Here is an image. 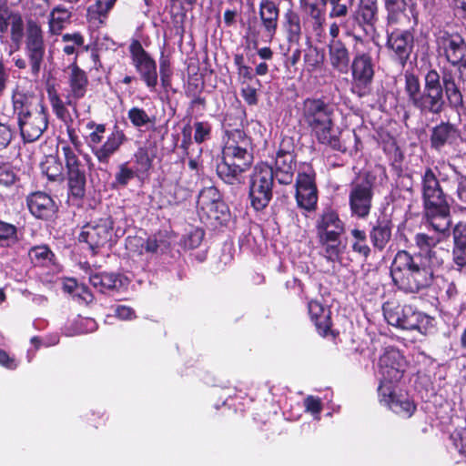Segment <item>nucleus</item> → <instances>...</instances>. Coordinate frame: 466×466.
<instances>
[{"label": "nucleus", "instance_id": "obj_1", "mask_svg": "<svg viewBox=\"0 0 466 466\" xmlns=\"http://www.w3.org/2000/svg\"><path fill=\"white\" fill-rule=\"evenodd\" d=\"M405 93L409 101L421 114L439 115L444 108V93L450 106L458 108L462 106V95L451 74L441 76L436 70H430L424 76L421 89L419 78L413 74H405Z\"/></svg>", "mask_w": 466, "mask_h": 466}, {"label": "nucleus", "instance_id": "obj_2", "mask_svg": "<svg viewBox=\"0 0 466 466\" xmlns=\"http://www.w3.org/2000/svg\"><path fill=\"white\" fill-rule=\"evenodd\" d=\"M406 361L396 349H388L380 357L378 387L380 402L402 418H410L416 410L414 402L405 394H397L396 385L402 378Z\"/></svg>", "mask_w": 466, "mask_h": 466}, {"label": "nucleus", "instance_id": "obj_3", "mask_svg": "<svg viewBox=\"0 0 466 466\" xmlns=\"http://www.w3.org/2000/svg\"><path fill=\"white\" fill-rule=\"evenodd\" d=\"M440 259L434 255L431 261L422 257L412 256L405 250L397 252L390 266V276L394 284L406 293H418L430 287Z\"/></svg>", "mask_w": 466, "mask_h": 466}, {"label": "nucleus", "instance_id": "obj_4", "mask_svg": "<svg viewBox=\"0 0 466 466\" xmlns=\"http://www.w3.org/2000/svg\"><path fill=\"white\" fill-rule=\"evenodd\" d=\"M12 104L23 141L38 140L49 123L48 109L43 99L34 92L17 87L13 92Z\"/></svg>", "mask_w": 466, "mask_h": 466}, {"label": "nucleus", "instance_id": "obj_5", "mask_svg": "<svg viewBox=\"0 0 466 466\" xmlns=\"http://www.w3.org/2000/svg\"><path fill=\"white\" fill-rule=\"evenodd\" d=\"M250 139L239 129L227 132L222 160L217 166L218 177L228 184L238 181L240 175L251 165Z\"/></svg>", "mask_w": 466, "mask_h": 466}, {"label": "nucleus", "instance_id": "obj_6", "mask_svg": "<svg viewBox=\"0 0 466 466\" xmlns=\"http://www.w3.org/2000/svg\"><path fill=\"white\" fill-rule=\"evenodd\" d=\"M302 113L305 122L320 144L334 150L346 151V147L339 140V129L334 126L330 105L319 98H307L303 102Z\"/></svg>", "mask_w": 466, "mask_h": 466}, {"label": "nucleus", "instance_id": "obj_7", "mask_svg": "<svg viewBox=\"0 0 466 466\" xmlns=\"http://www.w3.org/2000/svg\"><path fill=\"white\" fill-rule=\"evenodd\" d=\"M421 183L426 222L439 232L450 229V205L436 175L431 168L425 170Z\"/></svg>", "mask_w": 466, "mask_h": 466}, {"label": "nucleus", "instance_id": "obj_8", "mask_svg": "<svg viewBox=\"0 0 466 466\" xmlns=\"http://www.w3.org/2000/svg\"><path fill=\"white\" fill-rule=\"evenodd\" d=\"M353 53L350 66L351 91L359 97H365L370 94L375 74L376 60L372 56V45L354 35Z\"/></svg>", "mask_w": 466, "mask_h": 466}, {"label": "nucleus", "instance_id": "obj_9", "mask_svg": "<svg viewBox=\"0 0 466 466\" xmlns=\"http://www.w3.org/2000/svg\"><path fill=\"white\" fill-rule=\"evenodd\" d=\"M383 314L390 325L402 329H416L423 335L428 334L434 326V319L431 317L410 305L387 302L383 306Z\"/></svg>", "mask_w": 466, "mask_h": 466}, {"label": "nucleus", "instance_id": "obj_10", "mask_svg": "<svg viewBox=\"0 0 466 466\" xmlns=\"http://www.w3.org/2000/svg\"><path fill=\"white\" fill-rule=\"evenodd\" d=\"M87 128L94 130L87 137V144L99 163L107 164L110 157L119 149L126 140V136L122 130L116 129L111 132L103 145H100L104 138L106 127L103 124L89 122Z\"/></svg>", "mask_w": 466, "mask_h": 466}, {"label": "nucleus", "instance_id": "obj_11", "mask_svg": "<svg viewBox=\"0 0 466 466\" xmlns=\"http://www.w3.org/2000/svg\"><path fill=\"white\" fill-rule=\"evenodd\" d=\"M274 182L273 168L266 163H260L254 168L250 179L249 198L256 210L268 206L272 198Z\"/></svg>", "mask_w": 466, "mask_h": 466}, {"label": "nucleus", "instance_id": "obj_12", "mask_svg": "<svg viewBox=\"0 0 466 466\" xmlns=\"http://www.w3.org/2000/svg\"><path fill=\"white\" fill-rule=\"evenodd\" d=\"M25 53L29 61L31 75L38 76L46 56V44L43 29L34 20L26 23Z\"/></svg>", "mask_w": 466, "mask_h": 466}, {"label": "nucleus", "instance_id": "obj_13", "mask_svg": "<svg viewBox=\"0 0 466 466\" xmlns=\"http://www.w3.org/2000/svg\"><path fill=\"white\" fill-rule=\"evenodd\" d=\"M132 65L150 92L157 91L158 76L155 59L144 49L138 40L129 46Z\"/></svg>", "mask_w": 466, "mask_h": 466}, {"label": "nucleus", "instance_id": "obj_14", "mask_svg": "<svg viewBox=\"0 0 466 466\" xmlns=\"http://www.w3.org/2000/svg\"><path fill=\"white\" fill-rule=\"evenodd\" d=\"M113 224L110 217L86 224L79 234V241L86 242L92 250L104 247L111 240Z\"/></svg>", "mask_w": 466, "mask_h": 466}, {"label": "nucleus", "instance_id": "obj_15", "mask_svg": "<svg viewBox=\"0 0 466 466\" xmlns=\"http://www.w3.org/2000/svg\"><path fill=\"white\" fill-rule=\"evenodd\" d=\"M438 51L452 65L466 67V44L461 35L440 32L437 36Z\"/></svg>", "mask_w": 466, "mask_h": 466}, {"label": "nucleus", "instance_id": "obj_16", "mask_svg": "<svg viewBox=\"0 0 466 466\" xmlns=\"http://www.w3.org/2000/svg\"><path fill=\"white\" fill-rule=\"evenodd\" d=\"M25 25L20 13L11 10L5 3L0 4V33H9L12 43L18 49L25 36Z\"/></svg>", "mask_w": 466, "mask_h": 466}, {"label": "nucleus", "instance_id": "obj_17", "mask_svg": "<svg viewBox=\"0 0 466 466\" xmlns=\"http://www.w3.org/2000/svg\"><path fill=\"white\" fill-rule=\"evenodd\" d=\"M372 197V185L369 180L353 184L349 195L352 216L366 218L370 212Z\"/></svg>", "mask_w": 466, "mask_h": 466}, {"label": "nucleus", "instance_id": "obj_18", "mask_svg": "<svg viewBox=\"0 0 466 466\" xmlns=\"http://www.w3.org/2000/svg\"><path fill=\"white\" fill-rule=\"evenodd\" d=\"M296 199L299 207L312 210L318 201L317 187L314 181V173L310 167L299 172L296 181Z\"/></svg>", "mask_w": 466, "mask_h": 466}, {"label": "nucleus", "instance_id": "obj_19", "mask_svg": "<svg viewBox=\"0 0 466 466\" xmlns=\"http://www.w3.org/2000/svg\"><path fill=\"white\" fill-rule=\"evenodd\" d=\"M387 46L404 65L413 47V35L410 30L388 26Z\"/></svg>", "mask_w": 466, "mask_h": 466}, {"label": "nucleus", "instance_id": "obj_20", "mask_svg": "<svg viewBox=\"0 0 466 466\" xmlns=\"http://www.w3.org/2000/svg\"><path fill=\"white\" fill-rule=\"evenodd\" d=\"M198 206L200 213L211 220H220L227 211L220 193L215 187H208L200 191Z\"/></svg>", "mask_w": 466, "mask_h": 466}, {"label": "nucleus", "instance_id": "obj_21", "mask_svg": "<svg viewBox=\"0 0 466 466\" xmlns=\"http://www.w3.org/2000/svg\"><path fill=\"white\" fill-rule=\"evenodd\" d=\"M69 69V89L67 90V94L65 96V101L63 100V102L66 107H72V111L76 116H77L78 111L76 104L79 99L85 96L88 80L85 71L80 69L76 65L73 64Z\"/></svg>", "mask_w": 466, "mask_h": 466}, {"label": "nucleus", "instance_id": "obj_22", "mask_svg": "<svg viewBox=\"0 0 466 466\" xmlns=\"http://www.w3.org/2000/svg\"><path fill=\"white\" fill-rule=\"evenodd\" d=\"M429 227L435 231V234L429 235L426 233H418L415 236V243L419 248V253L414 256H420L427 261H431L433 255L440 259V266L443 263V255L446 253L444 249L437 248V245L445 238L449 229L443 232L435 230L428 222Z\"/></svg>", "mask_w": 466, "mask_h": 466}, {"label": "nucleus", "instance_id": "obj_23", "mask_svg": "<svg viewBox=\"0 0 466 466\" xmlns=\"http://www.w3.org/2000/svg\"><path fill=\"white\" fill-rule=\"evenodd\" d=\"M49 100L51 103V106L53 109V112L55 113L56 116L62 121L65 126L66 127V132L69 137L70 142L72 145L71 147H76L78 148L80 145V141L78 139V137L76 133L75 129V120L78 117L76 116L74 112L72 113L69 111L67 107L65 106V104L63 102V99L57 95L53 94L49 96Z\"/></svg>", "mask_w": 466, "mask_h": 466}, {"label": "nucleus", "instance_id": "obj_24", "mask_svg": "<svg viewBox=\"0 0 466 466\" xmlns=\"http://www.w3.org/2000/svg\"><path fill=\"white\" fill-rule=\"evenodd\" d=\"M279 9L271 0H262L259 4V18L263 35L267 42H271L277 33Z\"/></svg>", "mask_w": 466, "mask_h": 466}, {"label": "nucleus", "instance_id": "obj_25", "mask_svg": "<svg viewBox=\"0 0 466 466\" xmlns=\"http://www.w3.org/2000/svg\"><path fill=\"white\" fill-rule=\"evenodd\" d=\"M296 170L295 157L290 151L279 150L275 159L274 177L280 184H290Z\"/></svg>", "mask_w": 466, "mask_h": 466}, {"label": "nucleus", "instance_id": "obj_26", "mask_svg": "<svg viewBox=\"0 0 466 466\" xmlns=\"http://www.w3.org/2000/svg\"><path fill=\"white\" fill-rule=\"evenodd\" d=\"M91 285L100 292L107 290H120L126 289L129 279L122 274L115 273H96L89 277Z\"/></svg>", "mask_w": 466, "mask_h": 466}, {"label": "nucleus", "instance_id": "obj_27", "mask_svg": "<svg viewBox=\"0 0 466 466\" xmlns=\"http://www.w3.org/2000/svg\"><path fill=\"white\" fill-rule=\"evenodd\" d=\"M27 206L30 212L38 218H51L56 212L53 199L46 193L35 192L27 198Z\"/></svg>", "mask_w": 466, "mask_h": 466}, {"label": "nucleus", "instance_id": "obj_28", "mask_svg": "<svg viewBox=\"0 0 466 466\" xmlns=\"http://www.w3.org/2000/svg\"><path fill=\"white\" fill-rule=\"evenodd\" d=\"M329 61L332 68L341 74L348 71L350 52L345 44L339 39H331L328 45Z\"/></svg>", "mask_w": 466, "mask_h": 466}, {"label": "nucleus", "instance_id": "obj_29", "mask_svg": "<svg viewBox=\"0 0 466 466\" xmlns=\"http://www.w3.org/2000/svg\"><path fill=\"white\" fill-rule=\"evenodd\" d=\"M282 27L289 46H299L302 36L301 18L293 9H288L283 15Z\"/></svg>", "mask_w": 466, "mask_h": 466}, {"label": "nucleus", "instance_id": "obj_30", "mask_svg": "<svg viewBox=\"0 0 466 466\" xmlns=\"http://www.w3.org/2000/svg\"><path fill=\"white\" fill-rule=\"evenodd\" d=\"M317 236L341 235L344 224L332 209H326L317 220Z\"/></svg>", "mask_w": 466, "mask_h": 466}, {"label": "nucleus", "instance_id": "obj_31", "mask_svg": "<svg viewBox=\"0 0 466 466\" xmlns=\"http://www.w3.org/2000/svg\"><path fill=\"white\" fill-rule=\"evenodd\" d=\"M72 17L71 11L63 5L53 7L47 16L48 34L58 35L70 24Z\"/></svg>", "mask_w": 466, "mask_h": 466}, {"label": "nucleus", "instance_id": "obj_32", "mask_svg": "<svg viewBox=\"0 0 466 466\" xmlns=\"http://www.w3.org/2000/svg\"><path fill=\"white\" fill-rule=\"evenodd\" d=\"M341 235L317 236L320 246V254L330 262L339 260L344 246L340 240Z\"/></svg>", "mask_w": 466, "mask_h": 466}, {"label": "nucleus", "instance_id": "obj_33", "mask_svg": "<svg viewBox=\"0 0 466 466\" xmlns=\"http://www.w3.org/2000/svg\"><path fill=\"white\" fill-rule=\"evenodd\" d=\"M308 309L310 319L314 322L318 331L322 335H326L331 326L329 309L323 307V305L317 300H310L308 303Z\"/></svg>", "mask_w": 466, "mask_h": 466}, {"label": "nucleus", "instance_id": "obj_34", "mask_svg": "<svg viewBox=\"0 0 466 466\" xmlns=\"http://www.w3.org/2000/svg\"><path fill=\"white\" fill-rule=\"evenodd\" d=\"M391 238V223L388 219H379L370 230V238L372 246L381 251L385 248Z\"/></svg>", "mask_w": 466, "mask_h": 466}, {"label": "nucleus", "instance_id": "obj_35", "mask_svg": "<svg viewBox=\"0 0 466 466\" xmlns=\"http://www.w3.org/2000/svg\"><path fill=\"white\" fill-rule=\"evenodd\" d=\"M458 137L456 128L449 123H441L432 130L431 146L440 150L444 145L452 143Z\"/></svg>", "mask_w": 466, "mask_h": 466}, {"label": "nucleus", "instance_id": "obj_36", "mask_svg": "<svg viewBox=\"0 0 466 466\" xmlns=\"http://www.w3.org/2000/svg\"><path fill=\"white\" fill-rule=\"evenodd\" d=\"M453 260L459 267L466 266V224L459 223L453 229Z\"/></svg>", "mask_w": 466, "mask_h": 466}, {"label": "nucleus", "instance_id": "obj_37", "mask_svg": "<svg viewBox=\"0 0 466 466\" xmlns=\"http://www.w3.org/2000/svg\"><path fill=\"white\" fill-rule=\"evenodd\" d=\"M61 153L65 161L66 174L75 172H86L85 164L81 160L79 150L76 147L61 142Z\"/></svg>", "mask_w": 466, "mask_h": 466}, {"label": "nucleus", "instance_id": "obj_38", "mask_svg": "<svg viewBox=\"0 0 466 466\" xmlns=\"http://www.w3.org/2000/svg\"><path fill=\"white\" fill-rule=\"evenodd\" d=\"M383 2L388 13V26L401 25L409 20L405 15L407 5L405 0H383Z\"/></svg>", "mask_w": 466, "mask_h": 466}, {"label": "nucleus", "instance_id": "obj_39", "mask_svg": "<svg viewBox=\"0 0 466 466\" xmlns=\"http://www.w3.org/2000/svg\"><path fill=\"white\" fill-rule=\"evenodd\" d=\"M359 17L368 28L366 32L373 33L374 25L378 20V7L375 0H361L359 8Z\"/></svg>", "mask_w": 466, "mask_h": 466}, {"label": "nucleus", "instance_id": "obj_40", "mask_svg": "<svg viewBox=\"0 0 466 466\" xmlns=\"http://www.w3.org/2000/svg\"><path fill=\"white\" fill-rule=\"evenodd\" d=\"M350 234L352 237L350 242L352 251L366 260L371 253V248L367 243L366 232L359 228H353Z\"/></svg>", "mask_w": 466, "mask_h": 466}, {"label": "nucleus", "instance_id": "obj_41", "mask_svg": "<svg viewBox=\"0 0 466 466\" xmlns=\"http://www.w3.org/2000/svg\"><path fill=\"white\" fill-rule=\"evenodd\" d=\"M69 194L76 198H82L85 195L86 172L67 174Z\"/></svg>", "mask_w": 466, "mask_h": 466}, {"label": "nucleus", "instance_id": "obj_42", "mask_svg": "<svg viewBox=\"0 0 466 466\" xmlns=\"http://www.w3.org/2000/svg\"><path fill=\"white\" fill-rule=\"evenodd\" d=\"M41 169L50 181L63 180L62 164L53 156L46 157V161L41 165Z\"/></svg>", "mask_w": 466, "mask_h": 466}, {"label": "nucleus", "instance_id": "obj_43", "mask_svg": "<svg viewBox=\"0 0 466 466\" xmlns=\"http://www.w3.org/2000/svg\"><path fill=\"white\" fill-rule=\"evenodd\" d=\"M309 16L312 19V30L316 36L320 37L323 35L326 22L325 10L317 4L309 5Z\"/></svg>", "mask_w": 466, "mask_h": 466}, {"label": "nucleus", "instance_id": "obj_44", "mask_svg": "<svg viewBox=\"0 0 466 466\" xmlns=\"http://www.w3.org/2000/svg\"><path fill=\"white\" fill-rule=\"evenodd\" d=\"M62 42L65 44L63 52L72 56L76 54L77 49L84 45L85 39L80 33L65 34L62 35Z\"/></svg>", "mask_w": 466, "mask_h": 466}, {"label": "nucleus", "instance_id": "obj_45", "mask_svg": "<svg viewBox=\"0 0 466 466\" xmlns=\"http://www.w3.org/2000/svg\"><path fill=\"white\" fill-rule=\"evenodd\" d=\"M127 118L136 128L147 127L154 122L146 110L137 106L131 107L128 110Z\"/></svg>", "mask_w": 466, "mask_h": 466}, {"label": "nucleus", "instance_id": "obj_46", "mask_svg": "<svg viewBox=\"0 0 466 466\" xmlns=\"http://www.w3.org/2000/svg\"><path fill=\"white\" fill-rule=\"evenodd\" d=\"M116 0H96V3L88 7V15L90 18H105L108 12L113 8ZM102 22V20H100Z\"/></svg>", "mask_w": 466, "mask_h": 466}, {"label": "nucleus", "instance_id": "obj_47", "mask_svg": "<svg viewBox=\"0 0 466 466\" xmlns=\"http://www.w3.org/2000/svg\"><path fill=\"white\" fill-rule=\"evenodd\" d=\"M16 228L9 223L0 221V245L10 247L17 242Z\"/></svg>", "mask_w": 466, "mask_h": 466}, {"label": "nucleus", "instance_id": "obj_48", "mask_svg": "<svg viewBox=\"0 0 466 466\" xmlns=\"http://www.w3.org/2000/svg\"><path fill=\"white\" fill-rule=\"evenodd\" d=\"M76 328L73 332H66L67 336L93 332L97 329L96 320L92 318L78 317L75 321Z\"/></svg>", "mask_w": 466, "mask_h": 466}, {"label": "nucleus", "instance_id": "obj_49", "mask_svg": "<svg viewBox=\"0 0 466 466\" xmlns=\"http://www.w3.org/2000/svg\"><path fill=\"white\" fill-rule=\"evenodd\" d=\"M29 256L35 264L44 265L51 261L53 254L46 246H37L30 249Z\"/></svg>", "mask_w": 466, "mask_h": 466}, {"label": "nucleus", "instance_id": "obj_50", "mask_svg": "<svg viewBox=\"0 0 466 466\" xmlns=\"http://www.w3.org/2000/svg\"><path fill=\"white\" fill-rule=\"evenodd\" d=\"M304 407L307 412H309L317 420H320V412L323 409V404L319 397L308 396L304 400Z\"/></svg>", "mask_w": 466, "mask_h": 466}, {"label": "nucleus", "instance_id": "obj_51", "mask_svg": "<svg viewBox=\"0 0 466 466\" xmlns=\"http://www.w3.org/2000/svg\"><path fill=\"white\" fill-rule=\"evenodd\" d=\"M195 134L194 139L197 143H202L210 137L211 126L208 122H196L194 124Z\"/></svg>", "mask_w": 466, "mask_h": 466}, {"label": "nucleus", "instance_id": "obj_52", "mask_svg": "<svg viewBox=\"0 0 466 466\" xmlns=\"http://www.w3.org/2000/svg\"><path fill=\"white\" fill-rule=\"evenodd\" d=\"M204 237V232L199 228H195L190 231L184 238V245L186 248L193 249L198 248L202 242Z\"/></svg>", "mask_w": 466, "mask_h": 466}, {"label": "nucleus", "instance_id": "obj_53", "mask_svg": "<svg viewBox=\"0 0 466 466\" xmlns=\"http://www.w3.org/2000/svg\"><path fill=\"white\" fill-rule=\"evenodd\" d=\"M331 5L329 11L330 18H341L348 15V6L346 4H342L341 0H328Z\"/></svg>", "mask_w": 466, "mask_h": 466}, {"label": "nucleus", "instance_id": "obj_54", "mask_svg": "<svg viewBox=\"0 0 466 466\" xmlns=\"http://www.w3.org/2000/svg\"><path fill=\"white\" fill-rule=\"evenodd\" d=\"M454 446L458 451L466 456V430L461 429L451 435Z\"/></svg>", "mask_w": 466, "mask_h": 466}, {"label": "nucleus", "instance_id": "obj_55", "mask_svg": "<svg viewBox=\"0 0 466 466\" xmlns=\"http://www.w3.org/2000/svg\"><path fill=\"white\" fill-rule=\"evenodd\" d=\"M14 131L8 124L0 122V149L5 148L13 139Z\"/></svg>", "mask_w": 466, "mask_h": 466}, {"label": "nucleus", "instance_id": "obj_56", "mask_svg": "<svg viewBox=\"0 0 466 466\" xmlns=\"http://www.w3.org/2000/svg\"><path fill=\"white\" fill-rule=\"evenodd\" d=\"M113 311L119 319L130 320L136 318L135 310L126 305H116L113 307Z\"/></svg>", "mask_w": 466, "mask_h": 466}, {"label": "nucleus", "instance_id": "obj_57", "mask_svg": "<svg viewBox=\"0 0 466 466\" xmlns=\"http://www.w3.org/2000/svg\"><path fill=\"white\" fill-rule=\"evenodd\" d=\"M134 177V171L126 165H121L119 171L116 174V181L121 186H126Z\"/></svg>", "mask_w": 466, "mask_h": 466}, {"label": "nucleus", "instance_id": "obj_58", "mask_svg": "<svg viewBox=\"0 0 466 466\" xmlns=\"http://www.w3.org/2000/svg\"><path fill=\"white\" fill-rule=\"evenodd\" d=\"M241 95L248 105H256L258 103L257 87L255 86L245 85L241 89Z\"/></svg>", "mask_w": 466, "mask_h": 466}, {"label": "nucleus", "instance_id": "obj_59", "mask_svg": "<svg viewBox=\"0 0 466 466\" xmlns=\"http://www.w3.org/2000/svg\"><path fill=\"white\" fill-rule=\"evenodd\" d=\"M136 162L143 169H147L151 166V158L148 155L147 148L139 147L135 154Z\"/></svg>", "mask_w": 466, "mask_h": 466}, {"label": "nucleus", "instance_id": "obj_60", "mask_svg": "<svg viewBox=\"0 0 466 466\" xmlns=\"http://www.w3.org/2000/svg\"><path fill=\"white\" fill-rule=\"evenodd\" d=\"M15 180V175L10 167H0V184L9 186L12 185Z\"/></svg>", "mask_w": 466, "mask_h": 466}, {"label": "nucleus", "instance_id": "obj_61", "mask_svg": "<svg viewBox=\"0 0 466 466\" xmlns=\"http://www.w3.org/2000/svg\"><path fill=\"white\" fill-rule=\"evenodd\" d=\"M238 74L242 79L243 85H247L248 81H254L257 86H260V81L258 79H254L252 70L249 66H240V68H238Z\"/></svg>", "mask_w": 466, "mask_h": 466}, {"label": "nucleus", "instance_id": "obj_62", "mask_svg": "<svg viewBox=\"0 0 466 466\" xmlns=\"http://www.w3.org/2000/svg\"><path fill=\"white\" fill-rule=\"evenodd\" d=\"M0 365L9 370H15L18 363L15 358L9 356L5 350H0Z\"/></svg>", "mask_w": 466, "mask_h": 466}, {"label": "nucleus", "instance_id": "obj_63", "mask_svg": "<svg viewBox=\"0 0 466 466\" xmlns=\"http://www.w3.org/2000/svg\"><path fill=\"white\" fill-rule=\"evenodd\" d=\"M80 301L84 303H90L93 300V295L90 290L84 285H78L75 295Z\"/></svg>", "mask_w": 466, "mask_h": 466}, {"label": "nucleus", "instance_id": "obj_64", "mask_svg": "<svg viewBox=\"0 0 466 466\" xmlns=\"http://www.w3.org/2000/svg\"><path fill=\"white\" fill-rule=\"evenodd\" d=\"M31 344L34 346V350H32L31 349H29L27 350V360L28 362H31L34 356H35V352L41 347L43 346V339L39 338V337H33L30 340Z\"/></svg>", "mask_w": 466, "mask_h": 466}]
</instances>
